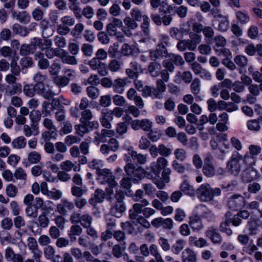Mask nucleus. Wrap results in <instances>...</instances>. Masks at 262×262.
<instances>
[{"instance_id": "obj_1", "label": "nucleus", "mask_w": 262, "mask_h": 262, "mask_svg": "<svg viewBox=\"0 0 262 262\" xmlns=\"http://www.w3.org/2000/svg\"><path fill=\"white\" fill-rule=\"evenodd\" d=\"M97 180L101 184H107L108 187L106 188V192L112 195L114 193L113 188L117 186V183L115 180L114 176L111 171L106 168L98 170L96 173Z\"/></svg>"}, {"instance_id": "obj_2", "label": "nucleus", "mask_w": 262, "mask_h": 262, "mask_svg": "<svg viewBox=\"0 0 262 262\" xmlns=\"http://www.w3.org/2000/svg\"><path fill=\"white\" fill-rule=\"evenodd\" d=\"M221 193L220 188H212L208 184H202L196 191L198 197L204 202L210 201L214 196L220 195Z\"/></svg>"}, {"instance_id": "obj_3", "label": "nucleus", "mask_w": 262, "mask_h": 262, "mask_svg": "<svg viewBox=\"0 0 262 262\" xmlns=\"http://www.w3.org/2000/svg\"><path fill=\"white\" fill-rule=\"evenodd\" d=\"M124 171L126 174L135 179H142L147 177L149 179H153V177L147 173L144 169L141 167H135L132 163L127 164L124 167Z\"/></svg>"}, {"instance_id": "obj_4", "label": "nucleus", "mask_w": 262, "mask_h": 262, "mask_svg": "<svg viewBox=\"0 0 262 262\" xmlns=\"http://www.w3.org/2000/svg\"><path fill=\"white\" fill-rule=\"evenodd\" d=\"M243 159V156L238 152L235 151L232 154L230 161L227 163V168L234 175L238 174L241 170L239 161Z\"/></svg>"}, {"instance_id": "obj_5", "label": "nucleus", "mask_w": 262, "mask_h": 262, "mask_svg": "<svg viewBox=\"0 0 262 262\" xmlns=\"http://www.w3.org/2000/svg\"><path fill=\"white\" fill-rule=\"evenodd\" d=\"M121 20L118 18H113L112 21L106 26V31L110 36H116L117 38L121 40L123 38V36L120 33L117 32V29L122 26Z\"/></svg>"}, {"instance_id": "obj_6", "label": "nucleus", "mask_w": 262, "mask_h": 262, "mask_svg": "<svg viewBox=\"0 0 262 262\" xmlns=\"http://www.w3.org/2000/svg\"><path fill=\"white\" fill-rule=\"evenodd\" d=\"M168 165L167 160L163 158L160 157L158 158L156 162H152L150 164V169L155 175V177H159V175L162 169H166Z\"/></svg>"}, {"instance_id": "obj_7", "label": "nucleus", "mask_w": 262, "mask_h": 262, "mask_svg": "<svg viewBox=\"0 0 262 262\" xmlns=\"http://www.w3.org/2000/svg\"><path fill=\"white\" fill-rule=\"evenodd\" d=\"M27 242V246L33 254V258L36 262H39V258L41 257L42 252L38 248L36 240L32 237H29Z\"/></svg>"}, {"instance_id": "obj_8", "label": "nucleus", "mask_w": 262, "mask_h": 262, "mask_svg": "<svg viewBox=\"0 0 262 262\" xmlns=\"http://www.w3.org/2000/svg\"><path fill=\"white\" fill-rule=\"evenodd\" d=\"M141 204L136 203L133 206V210H129V216L131 219H136L139 216V214L143 213V206H147L149 204V202L145 199H143L141 201Z\"/></svg>"}, {"instance_id": "obj_9", "label": "nucleus", "mask_w": 262, "mask_h": 262, "mask_svg": "<svg viewBox=\"0 0 262 262\" xmlns=\"http://www.w3.org/2000/svg\"><path fill=\"white\" fill-rule=\"evenodd\" d=\"M74 208V204L68 199H63L57 204L56 211L61 215H66L68 210H72Z\"/></svg>"}, {"instance_id": "obj_10", "label": "nucleus", "mask_w": 262, "mask_h": 262, "mask_svg": "<svg viewBox=\"0 0 262 262\" xmlns=\"http://www.w3.org/2000/svg\"><path fill=\"white\" fill-rule=\"evenodd\" d=\"M228 204L231 209H237L245 205V201L242 196L240 195H234L229 198Z\"/></svg>"}, {"instance_id": "obj_11", "label": "nucleus", "mask_w": 262, "mask_h": 262, "mask_svg": "<svg viewBox=\"0 0 262 262\" xmlns=\"http://www.w3.org/2000/svg\"><path fill=\"white\" fill-rule=\"evenodd\" d=\"M44 255L48 260H51V262H61V256L56 254L55 248L52 246L48 245L43 249Z\"/></svg>"}, {"instance_id": "obj_12", "label": "nucleus", "mask_w": 262, "mask_h": 262, "mask_svg": "<svg viewBox=\"0 0 262 262\" xmlns=\"http://www.w3.org/2000/svg\"><path fill=\"white\" fill-rule=\"evenodd\" d=\"M215 20L218 22L216 29L221 32L227 31L229 27V21L226 16L218 15L215 16Z\"/></svg>"}, {"instance_id": "obj_13", "label": "nucleus", "mask_w": 262, "mask_h": 262, "mask_svg": "<svg viewBox=\"0 0 262 262\" xmlns=\"http://www.w3.org/2000/svg\"><path fill=\"white\" fill-rule=\"evenodd\" d=\"M257 178V171L252 167L246 169L242 173V179L245 182H249Z\"/></svg>"}, {"instance_id": "obj_14", "label": "nucleus", "mask_w": 262, "mask_h": 262, "mask_svg": "<svg viewBox=\"0 0 262 262\" xmlns=\"http://www.w3.org/2000/svg\"><path fill=\"white\" fill-rule=\"evenodd\" d=\"M231 216L232 215L230 212L227 213L220 225L221 231L225 232L228 235H231L232 234V231L229 228Z\"/></svg>"}, {"instance_id": "obj_15", "label": "nucleus", "mask_w": 262, "mask_h": 262, "mask_svg": "<svg viewBox=\"0 0 262 262\" xmlns=\"http://www.w3.org/2000/svg\"><path fill=\"white\" fill-rule=\"evenodd\" d=\"M206 235L214 244H219L221 242L222 237L220 234L217 232V229L213 227L208 229L206 231Z\"/></svg>"}, {"instance_id": "obj_16", "label": "nucleus", "mask_w": 262, "mask_h": 262, "mask_svg": "<svg viewBox=\"0 0 262 262\" xmlns=\"http://www.w3.org/2000/svg\"><path fill=\"white\" fill-rule=\"evenodd\" d=\"M171 170L169 168L164 169L162 173V179L163 182H156L155 177H153L152 181L159 189H162L165 186V183H168L170 181V174Z\"/></svg>"}, {"instance_id": "obj_17", "label": "nucleus", "mask_w": 262, "mask_h": 262, "mask_svg": "<svg viewBox=\"0 0 262 262\" xmlns=\"http://www.w3.org/2000/svg\"><path fill=\"white\" fill-rule=\"evenodd\" d=\"M126 81L125 79L118 78L115 79L113 84V90L118 94H123L125 91Z\"/></svg>"}, {"instance_id": "obj_18", "label": "nucleus", "mask_w": 262, "mask_h": 262, "mask_svg": "<svg viewBox=\"0 0 262 262\" xmlns=\"http://www.w3.org/2000/svg\"><path fill=\"white\" fill-rule=\"evenodd\" d=\"M189 33V30L184 28L178 29V28H172L170 30V34L171 37L177 40H181L185 34Z\"/></svg>"}, {"instance_id": "obj_19", "label": "nucleus", "mask_w": 262, "mask_h": 262, "mask_svg": "<svg viewBox=\"0 0 262 262\" xmlns=\"http://www.w3.org/2000/svg\"><path fill=\"white\" fill-rule=\"evenodd\" d=\"M196 255L189 248L185 249L182 252L183 262H196Z\"/></svg>"}, {"instance_id": "obj_20", "label": "nucleus", "mask_w": 262, "mask_h": 262, "mask_svg": "<svg viewBox=\"0 0 262 262\" xmlns=\"http://www.w3.org/2000/svg\"><path fill=\"white\" fill-rule=\"evenodd\" d=\"M203 172L208 177H212L215 174V168L208 158H206L205 160Z\"/></svg>"}, {"instance_id": "obj_21", "label": "nucleus", "mask_w": 262, "mask_h": 262, "mask_svg": "<svg viewBox=\"0 0 262 262\" xmlns=\"http://www.w3.org/2000/svg\"><path fill=\"white\" fill-rule=\"evenodd\" d=\"M189 224L194 230L199 231L203 228L201 219L198 215H193L190 217Z\"/></svg>"}, {"instance_id": "obj_22", "label": "nucleus", "mask_w": 262, "mask_h": 262, "mask_svg": "<svg viewBox=\"0 0 262 262\" xmlns=\"http://www.w3.org/2000/svg\"><path fill=\"white\" fill-rule=\"evenodd\" d=\"M191 92L195 96V100L196 101H201L202 99L200 96H198L201 91V81L198 79H194L190 85Z\"/></svg>"}, {"instance_id": "obj_23", "label": "nucleus", "mask_w": 262, "mask_h": 262, "mask_svg": "<svg viewBox=\"0 0 262 262\" xmlns=\"http://www.w3.org/2000/svg\"><path fill=\"white\" fill-rule=\"evenodd\" d=\"M125 210V206L124 203L122 202H117L115 205L111 208V213L113 215L119 217Z\"/></svg>"}, {"instance_id": "obj_24", "label": "nucleus", "mask_w": 262, "mask_h": 262, "mask_svg": "<svg viewBox=\"0 0 262 262\" xmlns=\"http://www.w3.org/2000/svg\"><path fill=\"white\" fill-rule=\"evenodd\" d=\"M12 16L21 23L27 24L30 21V16L28 13L25 11L23 12H12Z\"/></svg>"}, {"instance_id": "obj_25", "label": "nucleus", "mask_w": 262, "mask_h": 262, "mask_svg": "<svg viewBox=\"0 0 262 262\" xmlns=\"http://www.w3.org/2000/svg\"><path fill=\"white\" fill-rule=\"evenodd\" d=\"M181 77L186 83H190L192 78V75L190 72L186 71L183 73L178 72L176 74L174 78V82L177 83H180L181 82Z\"/></svg>"}, {"instance_id": "obj_26", "label": "nucleus", "mask_w": 262, "mask_h": 262, "mask_svg": "<svg viewBox=\"0 0 262 262\" xmlns=\"http://www.w3.org/2000/svg\"><path fill=\"white\" fill-rule=\"evenodd\" d=\"M186 242L182 239H179L172 245L171 250L175 254H179L185 248Z\"/></svg>"}, {"instance_id": "obj_27", "label": "nucleus", "mask_w": 262, "mask_h": 262, "mask_svg": "<svg viewBox=\"0 0 262 262\" xmlns=\"http://www.w3.org/2000/svg\"><path fill=\"white\" fill-rule=\"evenodd\" d=\"M104 194L102 190L100 189L96 190L94 194V196L89 200V202L93 205L98 203L102 202L104 198Z\"/></svg>"}, {"instance_id": "obj_28", "label": "nucleus", "mask_w": 262, "mask_h": 262, "mask_svg": "<svg viewBox=\"0 0 262 262\" xmlns=\"http://www.w3.org/2000/svg\"><path fill=\"white\" fill-rule=\"evenodd\" d=\"M11 145L14 149L24 148L26 145V140L23 136L18 137L13 140Z\"/></svg>"}, {"instance_id": "obj_29", "label": "nucleus", "mask_w": 262, "mask_h": 262, "mask_svg": "<svg viewBox=\"0 0 262 262\" xmlns=\"http://www.w3.org/2000/svg\"><path fill=\"white\" fill-rule=\"evenodd\" d=\"M191 45H192L190 43L189 39H183L179 40L177 45V48L180 51H184L187 49L190 51H194L195 49H190Z\"/></svg>"}, {"instance_id": "obj_30", "label": "nucleus", "mask_w": 262, "mask_h": 262, "mask_svg": "<svg viewBox=\"0 0 262 262\" xmlns=\"http://www.w3.org/2000/svg\"><path fill=\"white\" fill-rule=\"evenodd\" d=\"M13 33L21 36H26L29 34V30L26 28L21 26L18 24H15L12 27Z\"/></svg>"}, {"instance_id": "obj_31", "label": "nucleus", "mask_w": 262, "mask_h": 262, "mask_svg": "<svg viewBox=\"0 0 262 262\" xmlns=\"http://www.w3.org/2000/svg\"><path fill=\"white\" fill-rule=\"evenodd\" d=\"M189 37L190 43L192 45L190 48L191 49H195L198 45H199L201 41V37L200 35L194 33L192 32H189Z\"/></svg>"}, {"instance_id": "obj_32", "label": "nucleus", "mask_w": 262, "mask_h": 262, "mask_svg": "<svg viewBox=\"0 0 262 262\" xmlns=\"http://www.w3.org/2000/svg\"><path fill=\"white\" fill-rule=\"evenodd\" d=\"M249 150L252 156L251 159L252 160V161L250 162L249 164L254 165L255 163L254 157L258 155L261 152V148L259 146L251 145L249 147Z\"/></svg>"}, {"instance_id": "obj_33", "label": "nucleus", "mask_w": 262, "mask_h": 262, "mask_svg": "<svg viewBox=\"0 0 262 262\" xmlns=\"http://www.w3.org/2000/svg\"><path fill=\"white\" fill-rule=\"evenodd\" d=\"M27 160L30 164H37L41 160V155L38 152L33 151L28 154Z\"/></svg>"}, {"instance_id": "obj_34", "label": "nucleus", "mask_w": 262, "mask_h": 262, "mask_svg": "<svg viewBox=\"0 0 262 262\" xmlns=\"http://www.w3.org/2000/svg\"><path fill=\"white\" fill-rule=\"evenodd\" d=\"M47 196L51 199L54 200H58L62 198V192L61 190L55 188H53L49 190Z\"/></svg>"}, {"instance_id": "obj_35", "label": "nucleus", "mask_w": 262, "mask_h": 262, "mask_svg": "<svg viewBox=\"0 0 262 262\" xmlns=\"http://www.w3.org/2000/svg\"><path fill=\"white\" fill-rule=\"evenodd\" d=\"M149 250V252H150V254L155 257L157 262H164L161 254L159 252L158 248L156 245H151Z\"/></svg>"}, {"instance_id": "obj_36", "label": "nucleus", "mask_w": 262, "mask_h": 262, "mask_svg": "<svg viewBox=\"0 0 262 262\" xmlns=\"http://www.w3.org/2000/svg\"><path fill=\"white\" fill-rule=\"evenodd\" d=\"M180 189L185 194L189 195H192L194 193V190L193 187L190 186L186 181H184L182 183Z\"/></svg>"}, {"instance_id": "obj_37", "label": "nucleus", "mask_w": 262, "mask_h": 262, "mask_svg": "<svg viewBox=\"0 0 262 262\" xmlns=\"http://www.w3.org/2000/svg\"><path fill=\"white\" fill-rule=\"evenodd\" d=\"M89 166L91 168L96 170V173L98 170H102L101 168L104 166L103 161L100 159H95L88 163Z\"/></svg>"}, {"instance_id": "obj_38", "label": "nucleus", "mask_w": 262, "mask_h": 262, "mask_svg": "<svg viewBox=\"0 0 262 262\" xmlns=\"http://www.w3.org/2000/svg\"><path fill=\"white\" fill-rule=\"evenodd\" d=\"M125 25L129 29L134 30L138 27L136 20L129 16H126L123 20Z\"/></svg>"}, {"instance_id": "obj_39", "label": "nucleus", "mask_w": 262, "mask_h": 262, "mask_svg": "<svg viewBox=\"0 0 262 262\" xmlns=\"http://www.w3.org/2000/svg\"><path fill=\"white\" fill-rule=\"evenodd\" d=\"M160 69V65L156 62L151 63L148 67V71L151 76L156 77L159 75L158 70Z\"/></svg>"}, {"instance_id": "obj_40", "label": "nucleus", "mask_w": 262, "mask_h": 262, "mask_svg": "<svg viewBox=\"0 0 262 262\" xmlns=\"http://www.w3.org/2000/svg\"><path fill=\"white\" fill-rule=\"evenodd\" d=\"M54 82L59 87H64L68 85L69 81L67 77L62 76H56L54 78Z\"/></svg>"}, {"instance_id": "obj_41", "label": "nucleus", "mask_w": 262, "mask_h": 262, "mask_svg": "<svg viewBox=\"0 0 262 262\" xmlns=\"http://www.w3.org/2000/svg\"><path fill=\"white\" fill-rule=\"evenodd\" d=\"M124 250H125L124 248H123V247L121 248L119 245H115L114 246V247L113 248L112 252H113V255L115 257H116L117 258H119V257H121L122 255H123L124 258L125 259L126 258H127L128 257V256L127 254H125V255L123 254Z\"/></svg>"}, {"instance_id": "obj_42", "label": "nucleus", "mask_w": 262, "mask_h": 262, "mask_svg": "<svg viewBox=\"0 0 262 262\" xmlns=\"http://www.w3.org/2000/svg\"><path fill=\"white\" fill-rule=\"evenodd\" d=\"M92 222V217L87 214L81 215L80 223L84 228L91 226Z\"/></svg>"}, {"instance_id": "obj_43", "label": "nucleus", "mask_w": 262, "mask_h": 262, "mask_svg": "<svg viewBox=\"0 0 262 262\" xmlns=\"http://www.w3.org/2000/svg\"><path fill=\"white\" fill-rule=\"evenodd\" d=\"M38 210L33 205L28 206L25 209V212L27 216L34 219L38 215Z\"/></svg>"}, {"instance_id": "obj_44", "label": "nucleus", "mask_w": 262, "mask_h": 262, "mask_svg": "<svg viewBox=\"0 0 262 262\" xmlns=\"http://www.w3.org/2000/svg\"><path fill=\"white\" fill-rule=\"evenodd\" d=\"M260 225L257 223L256 221L250 220L248 222V228L250 235H254L257 233L258 227Z\"/></svg>"}, {"instance_id": "obj_45", "label": "nucleus", "mask_w": 262, "mask_h": 262, "mask_svg": "<svg viewBox=\"0 0 262 262\" xmlns=\"http://www.w3.org/2000/svg\"><path fill=\"white\" fill-rule=\"evenodd\" d=\"M135 156L136 151L133 150V147H130L127 149V153L124 155V160L127 164L132 163V160H134Z\"/></svg>"}, {"instance_id": "obj_46", "label": "nucleus", "mask_w": 262, "mask_h": 262, "mask_svg": "<svg viewBox=\"0 0 262 262\" xmlns=\"http://www.w3.org/2000/svg\"><path fill=\"white\" fill-rule=\"evenodd\" d=\"M17 191H18V190H17V187L15 185H14L12 184H9L6 187V194L8 196H9L10 198L15 197L17 193Z\"/></svg>"}, {"instance_id": "obj_47", "label": "nucleus", "mask_w": 262, "mask_h": 262, "mask_svg": "<svg viewBox=\"0 0 262 262\" xmlns=\"http://www.w3.org/2000/svg\"><path fill=\"white\" fill-rule=\"evenodd\" d=\"M130 15L136 21H141L143 18L144 15L142 14V12L139 9L136 8H133L130 12Z\"/></svg>"}, {"instance_id": "obj_48", "label": "nucleus", "mask_w": 262, "mask_h": 262, "mask_svg": "<svg viewBox=\"0 0 262 262\" xmlns=\"http://www.w3.org/2000/svg\"><path fill=\"white\" fill-rule=\"evenodd\" d=\"M49 72L51 75L57 76L60 72L61 70V66L59 62L55 61L52 65L49 67Z\"/></svg>"}, {"instance_id": "obj_49", "label": "nucleus", "mask_w": 262, "mask_h": 262, "mask_svg": "<svg viewBox=\"0 0 262 262\" xmlns=\"http://www.w3.org/2000/svg\"><path fill=\"white\" fill-rule=\"evenodd\" d=\"M62 61L63 63L75 65L77 64L76 58L74 56L70 55L67 52L62 57Z\"/></svg>"}, {"instance_id": "obj_50", "label": "nucleus", "mask_w": 262, "mask_h": 262, "mask_svg": "<svg viewBox=\"0 0 262 262\" xmlns=\"http://www.w3.org/2000/svg\"><path fill=\"white\" fill-rule=\"evenodd\" d=\"M20 160L19 156L11 154L7 158V163L12 167H15Z\"/></svg>"}, {"instance_id": "obj_51", "label": "nucleus", "mask_w": 262, "mask_h": 262, "mask_svg": "<svg viewBox=\"0 0 262 262\" xmlns=\"http://www.w3.org/2000/svg\"><path fill=\"white\" fill-rule=\"evenodd\" d=\"M14 177L17 180H26L27 179V173L21 167H18L15 171Z\"/></svg>"}, {"instance_id": "obj_52", "label": "nucleus", "mask_w": 262, "mask_h": 262, "mask_svg": "<svg viewBox=\"0 0 262 262\" xmlns=\"http://www.w3.org/2000/svg\"><path fill=\"white\" fill-rule=\"evenodd\" d=\"M74 167V164L70 160H66L62 162L60 164L61 170L67 172L70 171Z\"/></svg>"}, {"instance_id": "obj_53", "label": "nucleus", "mask_w": 262, "mask_h": 262, "mask_svg": "<svg viewBox=\"0 0 262 262\" xmlns=\"http://www.w3.org/2000/svg\"><path fill=\"white\" fill-rule=\"evenodd\" d=\"M158 244L164 251H167L171 248L168 239L164 237H160L159 238Z\"/></svg>"}, {"instance_id": "obj_54", "label": "nucleus", "mask_w": 262, "mask_h": 262, "mask_svg": "<svg viewBox=\"0 0 262 262\" xmlns=\"http://www.w3.org/2000/svg\"><path fill=\"white\" fill-rule=\"evenodd\" d=\"M37 57L38 58V65L40 69H47L49 67V61L43 58L41 54H39Z\"/></svg>"}, {"instance_id": "obj_55", "label": "nucleus", "mask_w": 262, "mask_h": 262, "mask_svg": "<svg viewBox=\"0 0 262 262\" xmlns=\"http://www.w3.org/2000/svg\"><path fill=\"white\" fill-rule=\"evenodd\" d=\"M168 57L171 61L173 62L176 65L181 66L184 63L183 58L180 55L170 54Z\"/></svg>"}, {"instance_id": "obj_56", "label": "nucleus", "mask_w": 262, "mask_h": 262, "mask_svg": "<svg viewBox=\"0 0 262 262\" xmlns=\"http://www.w3.org/2000/svg\"><path fill=\"white\" fill-rule=\"evenodd\" d=\"M53 110V104L48 102H44L42 103L41 112L45 116H49Z\"/></svg>"}, {"instance_id": "obj_57", "label": "nucleus", "mask_w": 262, "mask_h": 262, "mask_svg": "<svg viewBox=\"0 0 262 262\" xmlns=\"http://www.w3.org/2000/svg\"><path fill=\"white\" fill-rule=\"evenodd\" d=\"M86 91L89 97L92 99H96L99 95L98 89L95 86H88Z\"/></svg>"}, {"instance_id": "obj_58", "label": "nucleus", "mask_w": 262, "mask_h": 262, "mask_svg": "<svg viewBox=\"0 0 262 262\" xmlns=\"http://www.w3.org/2000/svg\"><path fill=\"white\" fill-rule=\"evenodd\" d=\"M141 129L145 132L150 131L152 127V122L148 119H143L141 120Z\"/></svg>"}, {"instance_id": "obj_59", "label": "nucleus", "mask_w": 262, "mask_h": 262, "mask_svg": "<svg viewBox=\"0 0 262 262\" xmlns=\"http://www.w3.org/2000/svg\"><path fill=\"white\" fill-rule=\"evenodd\" d=\"M92 112L89 110H85L81 113L80 121L82 123L85 124L88 121L92 119Z\"/></svg>"}, {"instance_id": "obj_60", "label": "nucleus", "mask_w": 262, "mask_h": 262, "mask_svg": "<svg viewBox=\"0 0 262 262\" xmlns=\"http://www.w3.org/2000/svg\"><path fill=\"white\" fill-rule=\"evenodd\" d=\"M142 20H143V23L141 25V28L144 33L147 34L149 32V27L150 22V19L147 15H144Z\"/></svg>"}, {"instance_id": "obj_61", "label": "nucleus", "mask_w": 262, "mask_h": 262, "mask_svg": "<svg viewBox=\"0 0 262 262\" xmlns=\"http://www.w3.org/2000/svg\"><path fill=\"white\" fill-rule=\"evenodd\" d=\"M237 19L242 23L246 24L249 21V17L248 14L242 11H238L236 13Z\"/></svg>"}, {"instance_id": "obj_62", "label": "nucleus", "mask_w": 262, "mask_h": 262, "mask_svg": "<svg viewBox=\"0 0 262 262\" xmlns=\"http://www.w3.org/2000/svg\"><path fill=\"white\" fill-rule=\"evenodd\" d=\"M57 136V130H49L42 134V137L45 141H49L52 138L55 139Z\"/></svg>"}, {"instance_id": "obj_63", "label": "nucleus", "mask_w": 262, "mask_h": 262, "mask_svg": "<svg viewBox=\"0 0 262 262\" xmlns=\"http://www.w3.org/2000/svg\"><path fill=\"white\" fill-rule=\"evenodd\" d=\"M100 105L104 107H108L111 104V97L110 95H103L100 99Z\"/></svg>"}, {"instance_id": "obj_64", "label": "nucleus", "mask_w": 262, "mask_h": 262, "mask_svg": "<svg viewBox=\"0 0 262 262\" xmlns=\"http://www.w3.org/2000/svg\"><path fill=\"white\" fill-rule=\"evenodd\" d=\"M114 104L117 106H123L126 102L125 98L119 95H115L113 97Z\"/></svg>"}]
</instances>
